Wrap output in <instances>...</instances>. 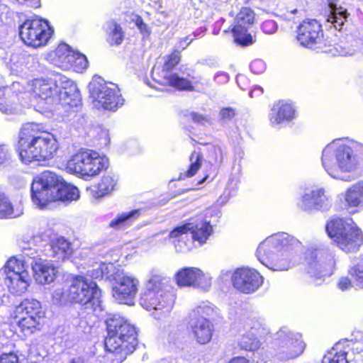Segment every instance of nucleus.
<instances>
[{
    "instance_id": "obj_43",
    "label": "nucleus",
    "mask_w": 363,
    "mask_h": 363,
    "mask_svg": "<svg viewBox=\"0 0 363 363\" xmlns=\"http://www.w3.org/2000/svg\"><path fill=\"white\" fill-rule=\"evenodd\" d=\"M322 363H349L347 357L346 352H337L336 349L333 347L330 352L324 355Z\"/></svg>"
},
{
    "instance_id": "obj_22",
    "label": "nucleus",
    "mask_w": 363,
    "mask_h": 363,
    "mask_svg": "<svg viewBox=\"0 0 363 363\" xmlns=\"http://www.w3.org/2000/svg\"><path fill=\"white\" fill-rule=\"evenodd\" d=\"M262 242L260 243L257 250V257L259 262L267 268L274 271L287 270L290 267V262L286 258L275 259L278 256H283V254L279 255V250L275 245H272L268 250L264 252H260Z\"/></svg>"
},
{
    "instance_id": "obj_26",
    "label": "nucleus",
    "mask_w": 363,
    "mask_h": 363,
    "mask_svg": "<svg viewBox=\"0 0 363 363\" xmlns=\"http://www.w3.org/2000/svg\"><path fill=\"white\" fill-rule=\"evenodd\" d=\"M30 278L28 272L21 274L12 273L7 274L5 284L11 293L16 295H21L27 290Z\"/></svg>"
},
{
    "instance_id": "obj_37",
    "label": "nucleus",
    "mask_w": 363,
    "mask_h": 363,
    "mask_svg": "<svg viewBox=\"0 0 363 363\" xmlns=\"http://www.w3.org/2000/svg\"><path fill=\"white\" fill-rule=\"evenodd\" d=\"M22 214V210L13 208L8 197L0 191V218H16Z\"/></svg>"
},
{
    "instance_id": "obj_49",
    "label": "nucleus",
    "mask_w": 363,
    "mask_h": 363,
    "mask_svg": "<svg viewBox=\"0 0 363 363\" xmlns=\"http://www.w3.org/2000/svg\"><path fill=\"white\" fill-rule=\"evenodd\" d=\"M235 114V110L230 107L223 108L220 111V119L225 122L232 120Z\"/></svg>"
},
{
    "instance_id": "obj_39",
    "label": "nucleus",
    "mask_w": 363,
    "mask_h": 363,
    "mask_svg": "<svg viewBox=\"0 0 363 363\" xmlns=\"http://www.w3.org/2000/svg\"><path fill=\"white\" fill-rule=\"evenodd\" d=\"M108 38L107 40L111 45H121L123 40V33L121 27L116 22H109L108 23Z\"/></svg>"
},
{
    "instance_id": "obj_9",
    "label": "nucleus",
    "mask_w": 363,
    "mask_h": 363,
    "mask_svg": "<svg viewBox=\"0 0 363 363\" xmlns=\"http://www.w3.org/2000/svg\"><path fill=\"white\" fill-rule=\"evenodd\" d=\"M57 150V143L53 135L42 132L39 137L33 139L28 148L21 149L19 155L24 163L45 161L52 158Z\"/></svg>"
},
{
    "instance_id": "obj_56",
    "label": "nucleus",
    "mask_w": 363,
    "mask_h": 363,
    "mask_svg": "<svg viewBox=\"0 0 363 363\" xmlns=\"http://www.w3.org/2000/svg\"><path fill=\"white\" fill-rule=\"evenodd\" d=\"M9 160V154L8 150L0 145V165L4 164Z\"/></svg>"
},
{
    "instance_id": "obj_51",
    "label": "nucleus",
    "mask_w": 363,
    "mask_h": 363,
    "mask_svg": "<svg viewBox=\"0 0 363 363\" xmlns=\"http://www.w3.org/2000/svg\"><path fill=\"white\" fill-rule=\"evenodd\" d=\"M262 28L265 33L271 34L277 30V24L272 20L266 21L262 23Z\"/></svg>"
},
{
    "instance_id": "obj_44",
    "label": "nucleus",
    "mask_w": 363,
    "mask_h": 363,
    "mask_svg": "<svg viewBox=\"0 0 363 363\" xmlns=\"http://www.w3.org/2000/svg\"><path fill=\"white\" fill-rule=\"evenodd\" d=\"M116 184V180L112 176L104 177L98 185V194L102 196L111 193Z\"/></svg>"
},
{
    "instance_id": "obj_6",
    "label": "nucleus",
    "mask_w": 363,
    "mask_h": 363,
    "mask_svg": "<svg viewBox=\"0 0 363 363\" xmlns=\"http://www.w3.org/2000/svg\"><path fill=\"white\" fill-rule=\"evenodd\" d=\"M328 235L345 252H355L363 243V237L359 228L351 218H334L326 225Z\"/></svg>"
},
{
    "instance_id": "obj_31",
    "label": "nucleus",
    "mask_w": 363,
    "mask_h": 363,
    "mask_svg": "<svg viewBox=\"0 0 363 363\" xmlns=\"http://www.w3.org/2000/svg\"><path fill=\"white\" fill-rule=\"evenodd\" d=\"M40 133L38 124L33 123L24 124L19 133L18 152H21V149L28 148L30 143L32 142L33 139L39 137Z\"/></svg>"
},
{
    "instance_id": "obj_63",
    "label": "nucleus",
    "mask_w": 363,
    "mask_h": 363,
    "mask_svg": "<svg viewBox=\"0 0 363 363\" xmlns=\"http://www.w3.org/2000/svg\"><path fill=\"white\" fill-rule=\"evenodd\" d=\"M16 85H18V84L16 82L13 83L12 84L13 87H15Z\"/></svg>"
},
{
    "instance_id": "obj_5",
    "label": "nucleus",
    "mask_w": 363,
    "mask_h": 363,
    "mask_svg": "<svg viewBox=\"0 0 363 363\" xmlns=\"http://www.w3.org/2000/svg\"><path fill=\"white\" fill-rule=\"evenodd\" d=\"M106 325L105 347L118 350L128 355L133 353L138 342L135 327L118 315L108 317Z\"/></svg>"
},
{
    "instance_id": "obj_52",
    "label": "nucleus",
    "mask_w": 363,
    "mask_h": 363,
    "mask_svg": "<svg viewBox=\"0 0 363 363\" xmlns=\"http://www.w3.org/2000/svg\"><path fill=\"white\" fill-rule=\"evenodd\" d=\"M338 286L342 291L348 290L352 287H356L355 285L353 284L352 279H349L348 277H342L340 279L338 283Z\"/></svg>"
},
{
    "instance_id": "obj_13",
    "label": "nucleus",
    "mask_w": 363,
    "mask_h": 363,
    "mask_svg": "<svg viewBox=\"0 0 363 363\" xmlns=\"http://www.w3.org/2000/svg\"><path fill=\"white\" fill-rule=\"evenodd\" d=\"M274 345L282 359L295 358L303 352L305 347L301 335L293 333L287 328H283L277 333Z\"/></svg>"
},
{
    "instance_id": "obj_58",
    "label": "nucleus",
    "mask_w": 363,
    "mask_h": 363,
    "mask_svg": "<svg viewBox=\"0 0 363 363\" xmlns=\"http://www.w3.org/2000/svg\"><path fill=\"white\" fill-rule=\"evenodd\" d=\"M136 24L141 32L149 33L147 26L141 19L138 20Z\"/></svg>"
},
{
    "instance_id": "obj_12",
    "label": "nucleus",
    "mask_w": 363,
    "mask_h": 363,
    "mask_svg": "<svg viewBox=\"0 0 363 363\" xmlns=\"http://www.w3.org/2000/svg\"><path fill=\"white\" fill-rule=\"evenodd\" d=\"M307 272L315 279L316 284L318 280L332 274L334 263L331 253L324 249L311 250L306 254Z\"/></svg>"
},
{
    "instance_id": "obj_16",
    "label": "nucleus",
    "mask_w": 363,
    "mask_h": 363,
    "mask_svg": "<svg viewBox=\"0 0 363 363\" xmlns=\"http://www.w3.org/2000/svg\"><path fill=\"white\" fill-rule=\"evenodd\" d=\"M232 281L233 286L245 294H250L262 285L263 277L255 269L242 267L236 269L233 276Z\"/></svg>"
},
{
    "instance_id": "obj_11",
    "label": "nucleus",
    "mask_w": 363,
    "mask_h": 363,
    "mask_svg": "<svg viewBox=\"0 0 363 363\" xmlns=\"http://www.w3.org/2000/svg\"><path fill=\"white\" fill-rule=\"evenodd\" d=\"M213 313L212 307L206 303L193 308L189 313V325L194 337L199 344H206L212 338L213 325L208 319Z\"/></svg>"
},
{
    "instance_id": "obj_46",
    "label": "nucleus",
    "mask_w": 363,
    "mask_h": 363,
    "mask_svg": "<svg viewBox=\"0 0 363 363\" xmlns=\"http://www.w3.org/2000/svg\"><path fill=\"white\" fill-rule=\"evenodd\" d=\"M240 346L243 350L254 351L259 347L260 342L255 335L247 334L242 337L240 341Z\"/></svg>"
},
{
    "instance_id": "obj_18",
    "label": "nucleus",
    "mask_w": 363,
    "mask_h": 363,
    "mask_svg": "<svg viewBox=\"0 0 363 363\" xmlns=\"http://www.w3.org/2000/svg\"><path fill=\"white\" fill-rule=\"evenodd\" d=\"M255 13L250 8H242L236 16L235 26L232 30L235 41L242 45L252 43L251 35L247 33L249 27L253 24Z\"/></svg>"
},
{
    "instance_id": "obj_40",
    "label": "nucleus",
    "mask_w": 363,
    "mask_h": 363,
    "mask_svg": "<svg viewBox=\"0 0 363 363\" xmlns=\"http://www.w3.org/2000/svg\"><path fill=\"white\" fill-rule=\"evenodd\" d=\"M28 265L23 259H16L15 257L10 258L5 264V271L8 274L12 273L21 274L28 272L26 268Z\"/></svg>"
},
{
    "instance_id": "obj_17",
    "label": "nucleus",
    "mask_w": 363,
    "mask_h": 363,
    "mask_svg": "<svg viewBox=\"0 0 363 363\" xmlns=\"http://www.w3.org/2000/svg\"><path fill=\"white\" fill-rule=\"evenodd\" d=\"M180 60L181 55L178 50H175L171 55L167 57V60L162 67V81L160 83L164 85L172 86L179 90L193 91L194 87L190 81L179 77L176 74L169 72L170 70L179 63Z\"/></svg>"
},
{
    "instance_id": "obj_54",
    "label": "nucleus",
    "mask_w": 363,
    "mask_h": 363,
    "mask_svg": "<svg viewBox=\"0 0 363 363\" xmlns=\"http://www.w3.org/2000/svg\"><path fill=\"white\" fill-rule=\"evenodd\" d=\"M189 118L194 121L195 123H199V124H205L206 123L208 122V118L206 116H204L203 115L191 112L189 114Z\"/></svg>"
},
{
    "instance_id": "obj_29",
    "label": "nucleus",
    "mask_w": 363,
    "mask_h": 363,
    "mask_svg": "<svg viewBox=\"0 0 363 363\" xmlns=\"http://www.w3.org/2000/svg\"><path fill=\"white\" fill-rule=\"evenodd\" d=\"M74 51L71 50L69 45L61 43L52 54V63L62 69H70V62L74 59Z\"/></svg>"
},
{
    "instance_id": "obj_57",
    "label": "nucleus",
    "mask_w": 363,
    "mask_h": 363,
    "mask_svg": "<svg viewBox=\"0 0 363 363\" xmlns=\"http://www.w3.org/2000/svg\"><path fill=\"white\" fill-rule=\"evenodd\" d=\"M263 94V89L261 86H255L250 92V96L251 98H257Z\"/></svg>"
},
{
    "instance_id": "obj_25",
    "label": "nucleus",
    "mask_w": 363,
    "mask_h": 363,
    "mask_svg": "<svg viewBox=\"0 0 363 363\" xmlns=\"http://www.w3.org/2000/svg\"><path fill=\"white\" fill-rule=\"evenodd\" d=\"M16 317L37 319H43L45 317L41 303L36 299H25L16 307Z\"/></svg>"
},
{
    "instance_id": "obj_15",
    "label": "nucleus",
    "mask_w": 363,
    "mask_h": 363,
    "mask_svg": "<svg viewBox=\"0 0 363 363\" xmlns=\"http://www.w3.org/2000/svg\"><path fill=\"white\" fill-rule=\"evenodd\" d=\"M174 296L169 292H144L140 304L148 311L154 310L155 318L160 319L172 311L174 306Z\"/></svg>"
},
{
    "instance_id": "obj_3",
    "label": "nucleus",
    "mask_w": 363,
    "mask_h": 363,
    "mask_svg": "<svg viewBox=\"0 0 363 363\" xmlns=\"http://www.w3.org/2000/svg\"><path fill=\"white\" fill-rule=\"evenodd\" d=\"M52 79H35L32 82L33 91L39 98L54 104L78 107L81 104L80 93L77 85L65 77L57 76Z\"/></svg>"
},
{
    "instance_id": "obj_48",
    "label": "nucleus",
    "mask_w": 363,
    "mask_h": 363,
    "mask_svg": "<svg viewBox=\"0 0 363 363\" xmlns=\"http://www.w3.org/2000/svg\"><path fill=\"white\" fill-rule=\"evenodd\" d=\"M108 273V267L104 263H101L99 264H96L94 268L91 272H90V275L93 278H102L104 274Z\"/></svg>"
},
{
    "instance_id": "obj_35",
    "label": "nucleus",
    "mask_w": 363,
    "mask_h": 363,
    "mask_svg": "<svg viewBox=\"0 0 363 363\" xmlns=\"http://www.w3.org/2000/svg\"><path fill=\"white\" fill-rule=\"evenodd\" d=\"M138 216L139 211L138 210L122 213L110 222L109 226L115 229L123 228L130 225Z\"/></svg>"
},
{
    "instance_id": "obj_30",
    "label": "nucleus",
    "mask_w": 363,
    "mask_h": 363,
    "mask_svg": "<svg viewBox=\"0 0 363 363\" xmlns=\"http://www.w3.org/2000/svg\"><path fill=\"white\" fill-rule=\"evenodd\" d=\"M50 257L56 262L64 261L71 254L70 243L62 237L52 240L50 245Z\"/></svg>"
},
{
    "instance_id": "obj_19",
    "label": "nucleus",
    "mask_w": 363,
    "mask_h": 363,
    "mask_svg": "<svg viewBox=\"0 0 363 363\" xmlns=\"http://www.w3.org/2000/svg\"><path fill=\"white\" fill-rule=\"evenodd\" d=\"M298 205L301 209L306 211H327L332 206V199L324 189H315L306 191Z\"/></svg>"
},
{
    "instance_id": "obj_28",
    "label": "nucleus",
    "mask_w": 363,
    "mask_h": 363,
    "mask_svg": "<svg viewBox=\"0 0 363 363\" xmlns=\"http://www.w3.org/2000/svg\"><path fill=\"white\" fill-rule=\"evenodd\" d=\"M169 284V278L157 269H153L150 272V278L145 285L144 292H167L165 289Z\"/></svg>"
},
{
    "instance_id": "obj_59",
    "label": "nucleus",
    "mask_w": 363,
    "mask_h": 363,
    "mask_svg": "<svg viewBox=\"0 0 363 363\" xmlns=\"http://www.w3.org/2000/svg\"><path fill=\"white\" fill-rule=\"evenodd\" d=\"M230 363H249V362L244 357H235Z\"/></svg>"
},
{
    "instance_id": "obj_38",
    "label": "nucleus",
    "mask_w": 363,
    "mask_h": 363,
    "mask_svg": "<svg viewBox=\"0 0 363 363\" xmlns=\"http://www.w3.org/2000/svg\"><path fill=\"white\" fill-rule=\"evenodd\" d=\"M349 275L352 279L353 284L357 288H363V255H360L356 260V264L349 269Z\"/></svg>"
},
{
    "instance_id": "obj_10",
    "label": "nucleus",
    "mask_w": 363,
    "mask_h": 363,
    "mask_svg": "<svg viewBox=\"0 0 363 363\" xmlns=\"http://www.w3.org/2000/svg\"><path fill=\"white\" fill-rule=\"evenodd\" d=\"M54 33L48 21L28 19L19 26V35L23 43L33 48L46 45Z\"/></svg>"
},
{
    "instance_id": "obj_42",
    "label": "nucleus",
    "mask_w": 363,
    "mask_h": 363,
    "mask_svg": "<svg viewBox=\"0 0 363 363\" xmlns=\"http://www.w3.org/2000/svg\"><path fill=\"white\" fill-rule=\"evenodd\" d=\"M193 228V223H189L184 225L177 226L172 230L169 233L170 238L178 239V244H175V248L178 252L184 251V248L179 245L180 239L183 238L184 235L189 232Z\"/></svg>"
},
{
    "instance_id": "obj_55",
    "label": "nucleus",
    "mask_w": 363,
    "mask_h": 363,
    "mask_svg": "<svg viewBox=\"0 0 363 363\" xmlns=\"http://www.w3.org/2000/svg\"><path fill=\"white\" fill-rule=\"evenodd\" d=\"M0 111L6 114H11L16 113V108L9 105L6 101H0Z\"/></svg>"
},
{
    "instance_id": "obj_32",
    "label": "nucleus",
    "mask_w": 363,
    "mask_h": 363,
    "mask_svg": "<svg viewBox=\"0 0 363 363\" xmlns=\"http://www.w3.org/2000/svg\"><path fill=\"white\" fill-rule=\"evenodd\" d=\"M16 325L20 331L25 336L30 335L40 330L43 319H37L36 318H20L16 317Z\"/></svg>"
},
{
    "instance_id": "obj_23",
    "label": "nucleus",
    "mask_w": 363,
    "mask_h": 363,
    "mask_svg": "<svg viewBox=\"0 0 363 363\" xmlns=\"http://www.w3.org/2000/svg\"><path fill=\"white\" fill-rule=\"evenodd\" d=\"M272 245H275L279 252L281 250H295L301 247V243L296 238L287 233H281L272 235L264 240L259 250L260 252L262 253L264 252L266 250H268Z\"/></svg>"
},
{
    "instance_id": "obj_61",
    "label": "nucleus",
    "mask_w": 363,
    "mask_h": 363,
    "mask_svg": "<svg viewBox=\"0 0 363 363\" xmlns=\"http://www.w3.org/2000/svg\"><path fill=\"white\" fill-rule=\"evenodd\" d=\"M9 89H9L8 87L0 86V99H1V98L5 96L6 91H9Z\"/></svg>"
},
{
    "instance_id": "obj_8",
    "label": "nucleus",
    "mask_w": 363,
    "mask_h": 363,
    "mask_svg": "<svg viewBox=\"0 0 363 363\" xmlns=\"http://www.w3.org/2000/svg\"><path fill=\"white\" fill-rule=\"evenodd\" d=\"M89 89L94 100L106 110L115 111L124 104V99L118 87L99 77L94 79L89 83Z\"/></svg>"
},
{
    "instance_id": "obj_47",
    "label": "nucleus",
    "mask_w": 363,
    "mask_h": 363,
    "mask_svg": "<svg viewBox=\"0 0 363 363\" xmlns=\"http://www.w3.org/2000/svg\"><path fill=\"white\" fill-rule=\"evenodd\" d=\"M74 59L70 62V68H73L76 72H81L88 67V60L85 55L79 53H73Z\"/></svg>"
},
{
    "instance_id": "obj_62",
    "label": "nucleus",
    "mask_w": 363,
    "mask_h": 363,
    "mask_svg": "<svg viewBox=\"0 0 363 363\" xmlns=\"http://www.w3.org/2000/svg\"><path fill=\"white\" fill-rule=\"evenodd\" d=\"M186 40L185 39H182L180 40L179 43L181 44L179 48H182V49H184L185 48V46H183L182 45V43L184 42Z\"/></svg>"
},
{
    "instance_id": "obj_36",
    "label": "nucleus",
    "mask_w": 363,
    "mask_h": 363,
    "mask_svg": "<svg viewBox=\"0 0 363 363\" xmlns=\"http://www.w3.org/2000/svg\"><path fill=\"white\" fill-rule=\"evenodd\" d=\"M37 240H40V237H34L33 239V242H30V241H28L27 242H25L22 246V257L23 259L26 262V263L28 265H30V262L35 263L36 261L42 260V259L40 257V255L38 253V250L31 247V244L34 242H36Z\"/></svg>"
},
{
    "instance_id": "obj_7",
    "label": "nucleus",
    "mask_w": 363,
    "mask_h": 363,
    "mask_svg": "<svg viewBox=\"0 0 363 363\" xmlns=\"http://www.w3.org/2000/svg\"><path fill=\"white\" fill-rule=\"evenodd\" d=\"M108 166V159L90 150H81L67 161L68 172L82 177H94Z\"/></svg>"
},
{
    "instance_id": "obj_21",
    "label": "nucleus",
    "mask_w": 363,
    "mask_h": 363,
    "mask_svg": "<svg viewBox=\"0 0 363 363\" xmlns=\"http://www.w3.org/2000/svg\"><path fill=\"white\" fill-rule=\"evenodd\" d=\"M322 37L321 26L316 20L303 21L298 27L297 40L303 46L318 44Z\"/></svg>"
},
{
    "instance_id": "obj_50",
    "label": "nucleus",
    "mask_w": 363,
    "mask_h": 363,
    "mask_svg": "<svg viewBox=\"0 0 363 363\" xmlns=\"http://www.w3.org/2000/svg\"><path fill=\"white\" fill-rule=\"evenodd\" d=\"M251 70L256 74H261L265 69V64L261 60H255L250 64Z\"/></svg>"
},
{
    "instance_id": "obj_27",
    "label": "nucleus",
    "mask_w": 363,
    "mask_h": 363,
    "mask_svg": "<svg viewBox=\"0 0 363 363\" xmlns=\"http://www.w3.org/2000/svg\"><path fill=\"white\" fill-rule=\"evenodd\" d=\"M294 114V110L291 104L279 101L274 104L271 109L269 121L272 125H277L285 121L291 120Z\"/></svg>"
},
{
    "instance_id": "obj_60",
    "label": "nucleus",
    "mask_w": 363,
    "mask_h": 363,
    "mask_svg": "<svg viewBox=\"0 0 363 363\" xmlns=\"http://www.w3.org/2000/svg\"><path fill=\"white\" fill-rule=\"evenodd\" d=\"M71 363H89V362L82 358L78 357L73 359Z\"/></svg>"
},
{
    "instance_id": "obj_53",
    "label": "nucleus",
    "mask_w": 363,
    "mask_h": 363,
    "mask_svg": "<svg viewBox=\"0 0 363 363\" xmlns=\"http://www.w3.org/2000/svg\"><path fill=\"white\" fill-rule=\"evenodd\" d=\"M0 363H18V358L13 353L4 354L0 357Z\"/></svg>"
},
{
    "instance_id": "obj_1",
    "label": "nucleus",
    "mask_w": 363,
    "mask_h": 363,
    "mask_svg": "<svg viewBox=\"0 0 363 363\" xmlns=\"http://www.w3.org/2000/svg\"><path fill=\"white\" fill-rule=\"evenodd\" d=\"M363 156V145L354 142L335 140L323 150L322 165L333 178L347 180L340 173L354 171Z\"/></svg>"
},
{
    "instance_id": "obj_4",
    "label": "nucleus",
    "mask_w": 363,
    "mask_h": 363,
    "mask_svg": "<svg viewBox=\"0 0 363 363\" xmlns=\"http://www.w3.org/2000/svg\"><path fill=\"white\" fill-rule=\"evenodd\" d=\"M101 296L96 284L82 276L72 279L67 289H58L53 293V298L61 304L79 303L94 311L102 310Z\"/></svg>"
},
{
    "instance_id": "obj_33",
    "label": "nucleus",
    "mask_w": 363,
    "mask_h": 363,
    "mask_svg": "<svg viewBox=\"0 0 363 363\" xmlns=\"http://www.w3.org/2000/svg\"><path fill=\"white\" fill-rule=\"evenodd\" d=\"M345 199L349 206L363 205V181L358 182L348 189Z\"/></svg>"
},
{
    "instance_id": "obj_34",
    "label": "nucleus",
    "mask_w": 363,
    "mask_h": 363,
    "mask_svg": "<svg viewBox=\"0 0 363 363\" xmlns=\"http://www.w3.org/2000/svg\"><path fill=\"white\" fill-rule=\"evenodd\" d=\"M189 232L194 240L199 241L200 243H203L211 235L212 226L210 225L209 222L206 221L196 225L193 223V228L191 229Z\"/></svg>"
},
{
    "instance_id": "obj_14",
    "label": "nucleus",
    "mask_w": 363,
    "mask_h": 363,
    "mask_svg": "<svg viewBox=\"0 0 363 363\" xmlns=\"http://www.w3.org/2000/svg\"><path fill=\"white\" fill-rule=\"evenodd\" d=\"M113 296L119 303L130 304L135 298L139 286V280L123 271H118L114 275Z\"/></svg>"
},
{
    "instance_id": "obj_24",
    "label": "nucleus",
    "mask_w": 363,
    "mask_h": 363,
    "mask_svg": "<svg viewBox=\"0 0 363 363\" xmlns=\"http://www.w3.org/2000/svg\"><path fill=\"white\" fill-rule=\"evenodd\" d=\"M30 265L33 272V277L38 284H50L55 279L57 270L52 264L42 259L36 261L35 263L30 262Z\"/></svg>"
},
{
    "instance_id": "obj_41",
    "label": "nucleus",
    "mask_w": 363,
    "mask_h": 363,
    "mask_svg": "<svg viewBox=\"0 0 363 363\" xmlns=\"http://www.w3.org/2000/svg\"><path fill=\"white\" fill-rule=\"evenodd\" d=\"M202 156L198 152H193L190 156L191 164L189 169L184 174H181L179 180H181L185 177H191L195 175L199 169L201 167V160Z\"/></svg>"
},
{
    "instance_id": "obj_45",
    "label": "nucleus",
    "mask_w": 363,
    "mask_h": 363,
    "mask_svg": "<svg viewBox=\"0 0 363 363\" xmlns=\"http://www.w3.org/2000/svg\"><path fill=\"white\" fill-rule=\"evenodd\" d=\"M105 348L108 354L100 363H122L128 356V354L118 350H111L109 347Z\"/></svg>"
},
{
    "instance_id": "obj_64",
    "label": "nucleus",
    "mask_w": 363,
    "mask_h": 363,
    "mask_svg": "<svg viewBox=\"0 0 363 363\" xmlns=\"http://www.w3.org/2000/svg\"><path fill=\"white\" fill-rule=\"evenodd\" d=\"M206 178H207V177H206L203 180H201L200 183H203V181H204Z\"/></svg>"
},
{
    "instance_id": "obj_2",
    "label": "nucleus",
    "mask_w": 363,
    "mask_h": 363,
    "mask_svg": "<svg viewBox=\"0 0 363 363\" xmlns=\"http://www.w3.org/2000/svg\"><path fill=\"white\" fill-rule=\"evenodd\" d=\"M79 198L78 189L66 183L55 173L45 171L33 179L31 199L40 208L55 201L70 202Z\"/></svg>"
},
{
    "instance_id": "obj_20",
    "label": "nucleus",
    "mask_w": 363,
    "mask_h": 363,
    "mask_svg": "<svg viewBox=\"0 0 363 363\" xmlns=\"http://www.w3.org/2000/svg\"><path fill=\"white\" fill-rule=\"evenodd\" d=\"M176 281L182 286H193L208 290L211 285V278L196 267H185L176 274Z\"/></svg>"
}]
</instances>
